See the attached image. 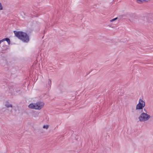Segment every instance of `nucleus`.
<instances>
[{
  "label": "nucleus",
  "instance_id": "1",
  "mask_svg": "<svg viewBox=\"0 0 153 153\" xmlns=\"http://www.w3.org/2000/svg\"><path fill=\"white\" fill-rule=\"evenodd\" d=\"M13 32L15 36L23 42L27 43L29 42V36L26 33L16 31H14Z\"/></svg>",
  "mask_w": 153,
  "mask_h": 153
},
{
  "label": "nucleus",
  "instance_id": "2",
  "mask_svg": "<svg viewBox=\"0 0 153 153\" xmlns=\"http://www.w3.org/2000/svg\"><path fill=\"white\" fill-rule=\"evenodd\" d=\"M44 105L45 103L44 102L39 101L36 103L30 104L28 106V107L31 109L40 110L43 108Z\"/></svg>",
  "mask_w": 153,
  "mask_h": 153
},
{
  "label": "nucleus",
  "instance_id": "3",
  "mask_svg": "<svg viewBox=\"0 0 153 153\" xmlns=\"http://www.w3.org/2000/svg\"><path fill=\"white\" fill-rule=\"evenodd\" d=\"M150 118V115L143 112L138 117V119L140 122H144L148 120Z\"/></svg>",
  "mask_w": 153,
  "mask_h": 153
},
{
  "label": "nucleus",
  "instance_id": "4",
  "mask_svg": "<svg viewBox=\"0 0 153 153\" xmlns=\"http://www.w3.org/2000/svg\"><path fill=\"white\" fill-rule=\"evenodd\" d=\"M145 105V102L141 99L139 100V103L137 104L136 108V110H141V112H143V109Z\"/></svg>",
  "mask_w": 153,
  "mask_h": 153
},
{
  "label": "nucleus",
  "instance_id": "5",
  "mask_svg": "<svg viewBox=\"0 0 153 153\" xmlns=\"http://www.w3.org/2000/svg\"><path fill=\"white\" fill-rule=\"evenodd\" d=\"M5 106L7 108H8V110L10 111H12L13 110V106L11 104L7 103L5 105Z\"/></svg>",
  "mask_w": 153,
  "mask_h": 153
},
{
  "label": "nucleus",
  "instance_id": "6",
  "mask_svg": "<svg viewBox=\"0 0 153 153\" xmlns=\"http://www.w3.org/2000/svg\"><path fill=\"white\" fill-rule=\"evenodd\" d=\"M142 22L143 23L147 22L148 21V19L146 17H143L141 18L140 19Z\"/></svg>",
  "mask_w": 153,
  "mask_h": 153
},
{
  "label": "nucleus",
  "instance_id": "7",
  "mask_svg": "<svg viewBox=\"0 0 153 153\" xmlns=\"http://www.w3.org/2000/svg\"><path fill=\"white\" fill-rule=\"evenodd\" d=\"M126 16L131 21L133 20V15L130 14H127Z\"/></svg>",
  "mask_w": 153,
  "mask_h": 153
},
{
  "label": "nucleus",
  "instance_id": "8",
  "mask_svg": "<svg viewBox=\"0 0 153 153\" xmlns=\"http://www.w3.org/2000/svg\"><path fill=\"white\" fill-rule=\"evenodd\" d=\"M149 0H136L137 2L138 3H144L149 1Z\"/></svg>",
  "mask_w": 153,
  "mask_h": 153
},
{
  "label": "nucleus",
  "instance_id": "9",
  "mask_svg": "<svg viewBox=\"0 0 153 153\" xmlns=\"http://www.w3.org/2000/svg\"><path fill=\"white\" fill-rule=\"evenodd\" d=\"M39 115V113L37 112L33 114V117L34 118H36L38 117Z\"/></svg>",
  "mask_w": 153,
  "mask_h": 153
},
{
  "label": "nucleus",
  "instance_id": "10",
  "mask_svg": "<svg viewBox=\"0 0 153 153\" xmlns=\"http://www.w3.org/2000/svg\"><path fill=\"white\" fill-rule=\"evenodd\" d=\"M49 127V126L48 125H44L43 126V128L44 129H46V130L48 129Z\"/></svg>",
  "mask_w": 153,
  "mask_h": 153
},
{
  "label": "nucleus",
  "instance_id": "11",
  "mask_svg": "<svg viewBox=\"0 0 153 153\" xmlns=\"http://www.w3.org/2000/svg\"><path fill=\"white\" fill-rule=\"evenodd\" d=\"M48 85H49V86L50 87L51 85V80L50 79H49L48 80Z\"/></svg>",
  "mask_w": 153,
  "mask_h": 153
},
{
  "label": "nucleus",
  "instance_id": "12",
  "mask_svg": "<svg viewBox=\"0 0 153 153\" xmlns=\"http://www.w3.org/2000/svg\"><path fill=\"white\" fill-rule=\"evenodd\" d=\"M3 9V6L1 3L0 2V10H2Z\"/></svg>",
  "mask_w": 153,
  "mask_h": 153
},
{
  "label": "nucleus",
  "instance_id": "13",
  "mask_svg": "<svg viewBox=\"0 0 153 153\" xmlns=\"http://www.w3.org/2000/svg\"><path fill=\"white\" fill-rule=\"evenodd\" d=\"M117 19V17L116 18H114V19L111 20H110V22H113V21H114L115 20H116V19Z\"/></svg>",
  "mask_w": 153,
  "mask_h": 153
}]
</instances>
